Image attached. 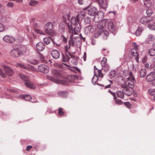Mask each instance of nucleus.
Returning a JSON list of instances; mask_svg holds the SVG:
<instances>
[{
  "instance_id": "1",
  "label": "nucleus",
  "mask_w": 155,
  "mask_h": 155,
  "mask_svg": "<svg viewBox=\"0 0 155 155\" xmlns=\"http://www.w3.org/2000/svg\"><path fill=\"white\" fill-rule=\"evenodd\" d=\"M84 16V12H82L79 14H78L75 17H72L71 19V23L72 25H70V26L74 28V33L75 34L77 32H80L81 28V22L80 18H83Z\"/></svg>"
},
{
  "instance_id": "2",
  "label": "nucleus",
  "mask_w": 155,
  "mask_h": 155,
  "mask_svg": "<svg viewBox=\"0 0 155 155\" xmlns=\"http://www.w3.org/2000/svg\"><path fill=\"white\" fill-rule=\"evenodd\" d=\"M66 26L67 27L68 31L71 34L70 36L69 42L71 43V46H74L75 44H77L78 42H82L81 37L80 35H78V33L75 34L74 33V31L72 30V27L69 25L68 23H66Z\"/></svg>"
},
{
  "instance_id": "3",
  "label": "nucleus",
  "mask_w": 155,
  "mask_h": 155,
  "mask_svg": "<svg viewBox=\"0 0 155 155\" xmlns=\"http://www.w3.org/2000/svg\"><path fill=\"white\" fill-rule=\"evenodd\" d=\"M19 75L21 78L23 80L25 81V84L27 87L31 89L35 88V84L29 80L28 77L22 74H20Z\"/></svg>"
},
{
  "instance_id": "4",
  "label": "nucleus",
  "mask_w": 155,
  "mask_h": 155,
  "mask_svg": "<svg viewBox=\"0 0 155 155\" xmlns=\"http://www.w3.org/2000/svg\"><path fill=\"white\" fill-rule=\"evenodd\" d=\"M47 78L49 80L55 82L57 84H61L63 85H67L68 84L69 80L65 79L63 81L60 80L59 79H55L50 76H47Z\"/></svg>"
},
{
  "instance_id": "5",
  "label": "nucleus",
  "mask_w": 155,
  "mask_h": 155,
  "mask_svg": "<svg viewBox=\"0 0 155 155\" xmlns=\"http://www.w3.org/2000/svg\"><path fill=\"white\" fill-rule=\"evenodd\" d=\"M53 28V25L51 22L47 23L45 27V32L46 33L51 35V31Z\"/></svg>"
},
{
  "instance_id": "6",
  "label": "nucleus",
  "mask_w": 155,
  "mask_h": 155,
  "mask_svg": "<svg viewBox=\"0 0 155 155\" xmlns=\"http://www.w3.org/2000/svg\"><path fill=\"white\" fill-rule=\"evenodd\" d=\"M86 12L89 15L91 16L94 15L97 12V9L93 6L88 7L86 9Z\"/></svg>"
},
{
  "instance_id": "7",
  "label": "nucleus",
  "mask_w": 155,
  "mask_h": 155,
  "mask_svg": "<svg viewBox=\"0 0 155 155\" xmlns=\"http://www.w3.org/2000/svg\"><path fill=\"white\" fill-rule=\"evenodd\" d=\"M2 66L3 67L4 71L7 75L9 76H12L13 74L14 71L10 68L4 65Z\"/></svg>"
},
{
  "instance_id": "8",
  "label": "nucleus",
  "mask_w": 155,
  "mask_h": 155,
  "mask_svg": "<svg viewBox=\"0 0 155 155\" xmlns=\"http://www.w3.org/2000/svg\"><path fill=\"white\" fill-rule=\"evenodd\" d=\"M128 80L127 81V86L130 88H133L134 86L135 80L132 76H131L127 78Z\"/></svg>"
},
{
  "instance_id": "9",
  "label": "nucleus",
  "mask_w": 155,
  "mask_h": 155,
  "mask_svg": "<svg viewBox=\"0 0 155 155\" xmlns=\"http://www.w3.org/2000/svg\"><path fill=\"white\" fill-rule=\"evenodd\" d=\"M38 69L43 73H47L49 71L48 67L45 64H41L38 67Z\"/></svg>"
},
{
  "instance_id": "10",
  "label": "nucleus",
  "mask_w": 155,
  "mask_h": 155,
  "mask_svg": "<svg viewBox=\"0 0 155 155\" xmlns=\"http://www.w3.org/2000/svg\"><path fill=\"white\" fill-rule=\"evenodd\" d=\"M21 51L18 49H13L10 52V55L11 56L17 58L20 56Z\"/></svg>"
},
{
  "instance_id": "11",
  "label": "nucleus",
  "mask_w": 155,
  "mask_h": 155,
  "mask_svg": "<svg viewBox=\"0 0 155 155\" xmlns=\"http://www.w3.org/2000/svg\"><path fill=\"white\" fill-rule=\"evenodd\" d=\"M3 40L9 43H14L15 41V38L13 37L6 35L3 38Z\"/></svg>"
},
{
  "instance_id": "12",
  "label": "nucleus",
  "mask_w": 155,
  "mask_h": 155,
  "mask_svg": "<svg viewBox=\"0 0 155 155\" xmlns=\"http://www.w3.org/2000/svg\"><path fill=\"white\" fill-rule=\"evenodd\" d=\"M121 87L122 88H123L122 90L125 95L128 96H130L131 95L132 93V91L127 87L124 85H122Z\"/></svg>"
},
{
  "instance_id": "13",
  "label": "nucleus",
  "mask_w": 155,
  "mask_h": 155,
  "mask_svg": "<svg viewBox=\"0 0 155 155\" xmlns=\"http://www.w3.org/2000/svg\"><path fill=\"white\" fill-rule=\"evenodd\" d=\"M152 20V18L149 17L144 16L140 18V21L142 24L145 25Z\"/></svg>"
},
{
  "instance_id": "14",
  "label": "nucleus",
  "mask_w": 155,
  "mask_h": 155,
  "mask_svg": "<svg viewBox=\"0 0 155 155\" xmlns=\"http://www.w3.org/2000/svg\"><path fill=\"white\" fill-rule=\"evenodd\" d=\"M107 28L111 32H113L115 30V27L112 21H110L107 23Z\"/></svg>"
},
{
  "instance_id": "15",
  "label": "nucleus",
  "mask_w": 155,
  "mask_h": 155,
  "mask_svg": "<svg viewBox=\"0 0 155 155\" xmlns=\"http://www.w3.org/2000/svg\"><path fill=\"white\" fill-rule=\"evenodd\" d=\"M98 3L100 7L105 9L107 6V3L106 0H98Z\"/></svg>"
},
{
  "instance_id": "16",
  "label": "nucleus",
  "mask_w": 155,
  "mask_h": 155,
  "mask_svg": "<svg viewBox=\"0 0 155 155\" xmlns=\"http://www.w3.org/2000/svg\"><path fill=\"white\" fill-rule=\"evenodd\" d=\"M155 79V73L151 72L147 75L146 77V80L148 82H151Z\"/></svg>"
},
{
  "instance_id": "17",
  "label": "nucleus",
  "mask_w": 155,
  "mask_h": 155,
  "mask_svg": "<svg viewBox=\"0 0 155 155\" xmlns=\"http://www.w3.org/2000/svg\"><path fill=\"white\" fill-rule=\"evenodd\" d=\"M45 45L42 42H39L36 45V47L37 50L39 51H43L45 48Z\"/></svg>"
},
{
  "instance_id": "18",
  "label": "nucleus",
  "mask_w": 155,
  "mask_h": 155,
  "mask_svg": "<svg viewBox=\"0 0 155 155\" xmlns=\"http://www.w3.org/2000/svg\"><path fill=\"white\" fill-rule=\"evenodd\" d=\"M52 74L55 77H61V71L59 70H57L53 69L52 70Z\"/></svg>"
},
{
  "instance_id": "19",
  "label": "nucleus",
  "mask_w": 155,
  "mask_h": 155,
  "mask_svg": "<svg viewBox=\"0 0 155 155\" xmlns=\"http://www.w3.org/2000/svg\"><path fill=\"white\" fill-rule=\"evenodd\" d=\"M51 55L55 59L58 58L60 56V54L59 51L56 50H54L52 51Z\"/></svg>"
},
{
  "instance_id": "20",
  "label": "nucleus",
  "mask_w": 155,
  "mask_h": 155,
  "mask_svg": "<svg viewBox=\"0 0 155 155\" xmlns=\"http://www.w3.org/2000/svg\"><path fill=\"white\" fill-rule=\"evenodd\" d=\"M137 50H136L135 49H132L131 50L132 54L135 57V60L136 61L138 62V59L139 58L138 57V54L137 51Z\"/></svg>"
},
{
  "instance_id": "21",
  "label": "nucleus",
  "mask_w": 155,
  "mask_h": 155,
  "mask_svg": "<svg viewBox=\"0 0 155 155\" xmlns=\"http://www.w3.org/2000/svg\"><path fill=\"white\" fill-rule=\"evenodd\" d=\"M62 60L63 62H66L69 61L70 58L67 53L65 55L64 54H62Z\"/></svg>"
},
{
  "instance_id": "22",
  "label": "nucleus",
  "mask_w": 155,
  "mask_h": 155,
  "mask_svg": "<svg viewBox=\"0 0 155 155\" xmlns=\"http://www.w3.org/2000/svg\"><path fill=\"white\" fill-rule=\"evenodd\" d=\"M124 92L121 91H118L117 92V96L120 98H123L124 97Z\"/></svg>"
},
{
  "instance_id": "23",
  "label": "nucleus",
  "mask_w": 155,
  "mask_h": 155,
  "mask_svg": "<svg viewBox=\"0 0 155 155\" xmlns=\"http://www.w3.org/2000/svg\"><path fill=\"white\" fill-rule=\"evenodd\" d=\"M140 74L141 77H144L146 74V70L145 68L142 69L140 71Z\"/></svg>"
},
{
  "instance_id": "24",
  "label": "nucleus",
  "mask_w": 155,
  "mask_h": 155,
  "mask_svg": "<svg viewBox=\"0 0 155 155\" xmlns=\"http://www.w3.org/2000/svg\"><path fill=\"white\" fill-rule=\"evenodd\" d=\"M144 4L147 7H150L151 6V3L150 0H143Z\"/></svg>"
},
{
  "instance_id": "25",
  "label": "nucleus",
  "mask_w": 155,
  "mask_h": 155,
  "mask_svg": "<svg viewBox=\"0 0 155 155\" xmlns=\"http://www.w3.org/2000/svg\"><path fill=\"white\" fill-rule=\"evenodd\" d=\"M98 80V77L97 76V74L95 73L94 74V77H93L92 80V83L94 84H95L97 82V81Z\"/></svg>"
},
{
  "instance_id": "26",
  "label": "nucleus",
  "mask_w": 155,
  "mask_h": 155,
  "mask_svg": "<svg viewBox=\"0 0 155 155\" xmlns=\"http://www.w3.org/2000/svg\"><path fill=\"white\" fill-rule=\"evenodd\" d=\"M51 40L52 39L50 37H45L43 39L44 42L47 45H48L50 43Z\"/></svg>"
},
{
  "instance_id": "27",
  "label": "nucleus",
  "mask_w": 155,
  "mask_h": 155,
  "mask_svg": "<svg viewBox=\"0 0 155 155\" xmlns=\"http://www.w3.org/2000/svg\"><path fill=\"white\" fill-rule=\"evenodd\" d=\"M143 28L141 27H139L137 30L135 34L137 36H139L141 33Z\"/></svg>"
},
{
  "instance_id": "28",
  "label": "nucleus",
  "mask_w": 155,
  "mask_h": 155,
  "mask_svg": "<svg viewBox=\"0 0 155 155\" xmlns=\"http://www.w3.org/2000/svg\"><path fill=\"white\" fill-rule=\"evenodd\" d=\"M147 39L148 41H151L155 39V37L152 34H149L147 36Z\"/></svg>"
},
{
  "instance_id": "29",
  "label": "nucleus",
  "mask_w": 155,
  "mask_h": 155,
  "mask_svg": "<svg viewBox=\"0 0 155 155\" xmlns=\"http://www.w3.org/2000/svg\"><path fill=\"white\" fill-rule=\"evenodd\" d=\"M102 19H100V17L97 15H95L94 17V20L95 22L98 23L101 22Z\"/></svg>"
},
{
  "instance_id": "30",
  "label": "nucleus",
  "mask_w": 155,
  "mask_h": 155,
  "mask_svg": "<svg viewBox=\"0 0 155 155\" xmlns=\"http://www.w3.org/2000/svg\"><path fill=\"white\" fill-rule=\"evenodd\" d=\"M16 66L17 67H20L23 69H25L28 70V67H27L25 65L20 63L16 64Z\"/></svg>"
},
{
  "instance_id": "31",
  "label": "nucleus",
  "mask_w": 155,
  "mask_h": 155,
  "mask_svg": "<svg viewBox=\"0 0 155 155\" xmlns=\"http://www.w3.org/2000/svg\"><path fill=\"white\" fill-rule=\"evenodd\" d=\"M101 69L104 70L105 71H107L109 70V66L108 64H105V65L102 66Z\"/></svg>"
},
{
  "instance_id": "32",
  "label": "nucleus",
  "mask_w": 155,
  "mask_h": 155,
  "mask_svg": "<svg viewBox=\"0 0 155 155\" xmlns=\"http://www.w3.org/2000/svg\"><path fill=\"white\" fill-rule=\"evenodd\" d=\"M58 94L60 96L63 97H65L68 96V93L65 92H60Z\"/></svg>"
},
{
  "instance_id": "33",
  "label": "nucleus",
  "mask_w": 155,
  "mask_h": 155,
  "mask_svg": "<svg viewBox=\"0 0 155 155\" xmlns=\"http://www.w3.org/2000/svg\"><path fill=\"white\" fill-rule=\"evenodd\" d=\"M84 22L86 25L90 24L91 23V20L90 18L86 17H85L84 19Z\"/></svg>"
},
{
  "instance_id": "34",
  "label": "nucleus",
  "mask_w": 155,
  "mask_h": 155,
  "mask_svg": "<svg viewBox=\"0 0 155 155\" xmlns=\"http://www.w3.org/2000/svg\"><path fill=\"white\" fill-rule=\"evenodd\" d=\"M148 53L151 56H154L155 55V49H151L149 50Z\"/></svg>"
},
{
  "instance_id": "35",
  "label": "nucleus",
  "mask_w": 155,
  "mask_h": 155,
  "mask_svg": "<svg viewBox=\"0 0 155 155\" xmlns=\"http://www.w3.org/2000/svg\"><path fill=\"white\" fill-rule=\"evenodd\" d=\"M116 75V72L115 71H111L110 72L109 75L110 78H114Z\"/></svg>"
},
{
  "instance_id": "36",
  "label": "nucleus",
  "mask_w": 155,
  "mask_h": 155,
  "mask_svg": "<svg viewBox=\"0 0 155 155\" xmlns=\"http://www.w3.org/2000/svg\"><path fill=\"white\" fill-rule=\"evenodd\" d=\"M69 46L68 45H66L64 47V49H65V51L66 53H67L69 52V49L71 47V42H69Z\"/></svg>"
},
{
  "instance_id": "37",
  "label": "nucleus",
  "mask_w": 155,
  "mask_h": 155,
  "mask_svg": "<svg viewBox=\"0 0 155 155\" xmlns=\"http://www.w3.org/2000/svg\"><path fill=\"white\" fill-rule=\"evenodd\" d=\"M23 98L26 101H29L31 99V97L30 95H24L22 96Z\"/></svg>"
},
{
  "instance_id": "38",
  "label": "nucleus",
  "mask_w": 155,
  "mask_h": 155,
  "mask_svg": "<svg viewBox=\"0 0 155 155\" xmlns=\"http://www.w3.org/2000/svg\"><path fill=\"white\" fill-rule=\"evenodd\" d=\"M146 13L148 16H150L153 13V11L151 9H148L146 11Z\"/></svg>"
},
{
  "instance_id": "39",
  "label": "nucleus",
  "mask_w": 155,
  "mask_h": 155,
  "mask_svg": "<svg viewBox=\"0 0 155 155\" xmlns=\"http://www.w3.org/2000/svg\"><path fill=\"white\" fill-rule=\"evenodd\" d=\"M107 59L106 58L104 57L101 61V66L105 65L107 64Z\"/></svg>"
},
{
  "instance_id": "40",
  "label": "nucleus",
  "mask_w": 155,
  "mask_h": 155,
  "mask_svg": "<svg viewBox=\"0 0 155 155\" xmlns=\"http://www.w3.org/2000/svg\"><path fill=\"white\" fill-rule=\"evenodd\" d=\"M38 1L32 0L30 2L29 4L31 6H34L38 4Z\"/></svg>"
},
{
  "instance_id": "41",
  "label": "nucleus",
  "mask_w": 155,
  "mask_h": 155,
  "mask_svg": "<svg viewBox=\"0 0 155 155\" xmlns=\"http://www.w3.org/2000/svg\"><path fill=\"white\" fill-rule=\"evenodd\" d=\"M96 15L100 17V19H102L104 17V13L103 11H100L98 12Z\"/></svg>"
},
{
  "instance_id": "42",
  "label": "nucleus",
  "mask_w": 155,
  "mask_h": 155,
  "mask_svg": "<svg viewBox=\"0 0 155 155\" xmlns=\"http://www.w3.org/2000/svg\"><path fill=\"white\" fill-rule=\"evenodd\" d=\"M148 27L150 29L155 30V25L153 24L150 23L148 25Z\"/></svg>"
},
{
  "instance_id": "43",
  "label": "nucleus",
  "mask_w": 155,
  "mask_h": 155,
  "mask_svg": "<svg viewBox=\"0 0 155 155\" xmlns=\"http://www.w3.org/2000/svg\"><path fill=\"white\" fill-rule=\"evenodd\" d=\"M114 100H115V103L117 104L120 105L122 104L123 102L121 100L117 99V98Z\"/></svg>"
},
{
  "instance_id": "44",
  "label": "nucleus",
  "mask_w": 155,
  "mask_h": 155,
  "mask_svg": "<svg viewBox=\"0 0 155 155\" xmlns=\"http://www.w3.org/2000/svg\"><path fill=\"white\" fill-rule=\"evenodd\" d=\"M148 92L151 95H153L155 94V89H151L149 90Z\"/></svg>"
},
{
  "instance_id": "45",
  "label": "nucleus",
  "mask_w": 155,
  "mask_h": 155,
  "mask_svg": "<svg viewBox=\"0 0 155 155\" xmlns=\"http://www.w3.org/2000/svg\"><path fill=\"white\" fill-rule=\"evenodd\" d=\"M98 24L97 25V27L99 29H102L103 28V23L102 21L98 22Z\"/></svg>"
},
{
  "instance_id": "46",
  "label": "nucleus",
  "mask_w": 155,
  "mask_h": 155,
  "mask_svg": "<svg viewBox=\"0 0 155 155\" xmlns=\"http://www.w3.org/2000/svg\"><path fill=\"white\" fill-rule=\"evenodd\" d=\"M58 113L60 116L63 115L64 114V112L63 111V109L61 108H59Z\"/></svg>"
},
{
  "instance_id": "47",
  "label": "nucleus",
  "mask_w": 155,
  "mask_h": 155,
  "mask_svg": "<svg viewBox=\"0 0 155 155\" xmlns=\"http://www.w3.org/2000/svg\"><path fill=\"white\" fill-rule=\"evenodd\" d=\"M97 70L98 72V74H97V76L100 77L102 78L103 76V74H102L101 71L100 70H98L97 69Z\"/></svg>"
},
{
  "instance_id": "48",
  "label": "nucleus",
  "mask_w": 155,
  "mask_h": 155,
  "mask_svg": "<svg viewBox=\"0 0 155 155\" xmlns=\"http://www.w3.org/2000/svg\"><path fill=\"white\" fill-rule=\"evenodd\" d=\"M0 75L2 77L5 78V77L6 75L3 72V70L2 68H0Z\"/></svg>"
},
{
  "instance_id": "49",
  "label": "nucleus",
  "mask_w": 155,
  "mask_h": 155,
  "mask_svg": "<svg viewBox=\"0 0 155 155\" xmlns=\"http://www.w3.org/2000/svg\"><path fill=\"white\" fill-rule=\"evenodd\" d=\"M128 21L129 23H133L134 21L133 20V18L131 17H129L127 18Z\"/></svg>"
},
{
  "instance_id": "50",
  "label": "nucleus",
  "mask_w": 155,
  "mask_h": 155,
  "mask_svg": "<svg viewBox=\"0 0 155 155\" xmlns=\"http://www.w3.org/2000/svg\"><path fill=\"white\" fill-rule=\"evenodd\" d=\"M5 30V27L3 25L0 23V32L3 31Z\"/></svg>"
},
{
  "instance_id": "51",
  "label": "nucleus",
  "mask_w": 155,
  "mask_h": 155,
  "mask_svg": "<svg viewBox=\"0 0 155 155\" xmlns=\"http://www.w3.org/2000/svg\"><path fill=\"white\" fill-rule=\"evenodd\" d=\"M109 92L113 96L114 99H115L117 98V97L116 96V94L115 93L113 92L110 90L109 91Z\"/></svg>"
},
{
  "instance_id": "52",
  "label": "nucleus",
  "mask_w": 155,
  "mask_h": 155,
  "mask_svg": "<svg viewBox=\"0 0 155 155\" xmlns=\"http://www.w3.org/2000/svg\"><path fill=\"white\" fill-rule=\"evenodd\" d=\"M102 34L105 35L106 36H107L109 34V33L107 31L105 30L103 31Z\"/></svg>"
},
{
  "instance_id": "53",
  "label": "nucleus",
  "mask_w": 155,
  "mask_h": 155,
  "mask_svg": "<svg viewBox=\"0 0 155 155\" xmlns=\"http://www.w3.org/2000/svg\"><path fill=\"white\" fill-rule=\"evenodd\" d=\"M32 148V146H31L28 145L27 146L26 149V151H29L31 148Z\"/></svg>"
},
{
  "instance_id": "54",
  "label": "nucleus",
  "mask_w": 155,
  "mask_h": 155,
  "mask_svg": "<svg viewBox=\"0 0 155 155\" xmlns=\"http://www.w3.org/2000/svg\"><path fill=\"white\" fill-rule=\"evenodd\" d=\"M36 31L38 33L42 35L44 34V33L43 31L39 29H37L36 30Z\"/></svg>"
},
{
  "instance_id": "55",
  "label": "nucleus",
  "mask_w": 155,
  "mask_h": 155,
  "mask_svg": "<svg viewBox=\"0 0 155 155\" xmlns=\"http://www.w3.org/2000/svg\"><path fill=\"white\" fill-rule=\"evenodd\" d=\"M133 46L134 48V49H135L136 50H137L138 45L135 43L134 42L133 43Z\"/></svg>"
},
{
  "instance_id": "56",
  "label": "nucleus",
  "mask_w": 155,
  "mask_h": 155,
  "mask_svg": "<svg viewBox=\"0 0 155 155\" xmlns=\"http://www.w3.org/2000/svg\"><path fill=\"white\" fill-rule=\"evenodd\" d=\"M62 41L65 43H66L67 41V38L65 37L63 35H62Z\"/></svg>"
},
{
  "instance_id": "57",
  "label": "nucleus",
  "mask_w": 155,
  "mask_h": 155,
  "mask_svg": "<svg viewBox=\"0 0 155 155\" xmlns=\"http://www.w3.org/2000/svg\"><path fill=\"white\" fill-rule=\"evenodd\" d=\"M7 6L8 7H12L13 6V4L12 2H9L7 4Z\"/></svg>"
},
{
  "instance_id": "58",
  "label": "nucleus",
  "mask_w": 155,
  "mask_h": 155,
  "mask_svg": "<svg viewBox=\"0 0 155 155\" xmlns=\"http://www.w3.org/2000/svg\"><path fill=\"white\" fill-rule=\"evenodd\" d=\"M68 55H69V56L71 58H74L75 57V56L73 54H71L69 52L67 53Z\"/></svg>"
},
{
  "instance_id": "59",
  "label": "nucleus",
  "mask_w": 155,
  "mask_h": 155,
  "mask_svg": "<svg viewBox=\"0 0 155 155\" xmlns=\"http://www.w3.org/2000/svg\"><path fill=\"white\" fill-rule=\"evenodd\" d=\"M83 58L84 61H85L86 59V53L85 52L84 53V55L83 56Z\"/></svg>"
},
{
  "instance_id": "60",
  "label": "nucleus",
  "mask_w": 155,
  "mask_h": 155,
  "mask_svg": "<svg viewBox=\"0 0 155 155\" xmlns=\"http://www.w3.org/2000/svg\"><path fill=\"white\" fill-rule=\"evenodd\" d=\"M83 0H78V3L80 5H82L84 3Z\"/></svg>"
},
{
  "instance_id": "61",
  "label": "nucleus",
  "mask_w": 155,
  "mask_h": 155,
  "mask_svg": "<svg viewBox=\"0 0 155 155\" xmlns=\"http://www.w3.org/2000/svg\"><path fill=\"white\" fill-rule=\"evenodd\" d=\"M151 66H150L149 67V64L148 63H146L145 64V67L147 68H150Z\"/></svg>"
},
{
  "instance_id": "62",
  "label": "nucleus",
  "mask_w": 155,
  "mask_h": 155,
  "mask_svg": "<svg viewBox=\"0 0 155 155\" xmlns=\"http://www.w3.org/2000/svg\"><path fill=\"white\" fill-rule=\"evenodd\" d=\"M10 1H14L18 2H22V0H9Z\"/></svg>"
},
{
  "instance_id": "63",
  "label": "nucleus",
  "mask_w": 155,
  "mask_h": 155,
  "mask_svg": "<svg viewBox=\"0 0 155 155\" xmlns=\"http://www.w3.org/2000/svg\"><path fill=\"white\" fill-rule=\"evenodd\" d=\"M73 67L74 68V69L75 70H76L78 71H80V70L77 67Z\"/></svg>"
},
{
  "instance_id": "64",
  "label": "nucleus",
  "mask_w": 155,
  "mask_h": 155,
  "mask_svg": "<svg viewBox=\"0 0 155 155\" xmlns=\"http://www.w3.org/2000/svg\"><path fill=\"white\" fill-rule=\"evenodd\" d=\"M74 61V59H73L72 60L71 62L73 63V64H74V65H76V64H77V63H76V62H75Z\"/></svg>"
}]
</instances>
